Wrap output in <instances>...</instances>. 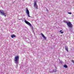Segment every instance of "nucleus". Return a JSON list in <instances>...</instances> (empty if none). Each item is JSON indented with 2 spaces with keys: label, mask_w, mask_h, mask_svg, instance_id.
Returning <instances> with one entry per match:
<instances>
[{
  "label": "nucleus",
  "mask_w": 74,
  "mask_h": 74,
  "mask_svg": "<svg viewBox=\"0 0 74 74\" xmlns=\"http://www.w3.org/2000/svg\"><path fill=\"white\" fill-rule=\"evenodd\" d=\"M53 72H54V73H55L56 72V70H53Z\"/></svg>",
  "instance_id": "f8f14e48"
},
{
  "label": "nucleus",
  "mask_w": 74,
  "mask_h": 74,
  "mask_svg": "<svg viewBox=\"0 0 74 74\" xmlns=\"http://www.w3.org/2000/svg\"><path fill=\"white\" fill-rule=\"evenodd\" d=\"M71 61H72V62L73 63V64H74V60H72Z\"/></svg>",
  "instance_id": "ddd939ff"
},
{
  "label": "nucleus",
  "mask_w": 74,
  "mask_h": 74,
  "mask_svg": "<svg viewBox=\"0 0 74 74\" xmlns=\"http://www.w3.org/2000/svg\"><path fill=\"white\" fill-rule=\"evenodd\" d=\"M62 32V30H61L60 31V32Z\"/></svg>",
  "instance_id": "dca6fc26"
},
{
  "label": "nucleus",
  "mask_w": 74,
  "mask_h": 74,
  "mask_svg": "<svg viewBox=\"0 0 74 74\" xmlns=\"http://www.w3.org/2000/svg\"><path fill=\"white\" fill-rule=\"evenodd\" d=\"M63 33H64V32H61V34H63Z\"/></svg>",
  "instance_id": "2eb2a0df"
},
{
  "label": "nucleus",
  "mask_w": 74,
  "mask_h": 74,
  "mask_svg": "<svg viewBox=\"0 0 74 74\" xmlns=\"http://www.w3.org/2000/svg\"><path fill=\"white\" fill-rule=\"evenodd\" d=\"M5 16H6V15H5Z\"/></svg>",
  "instance_id": "f3484780"
},
{
  "label": "nucleus",
  "mask_w": 74,
  "mask_h": 74,
  "mask_svg": "<svg viewBox=\"0 0 74 74\" xmlns=\"http://www.w3.org/2000/svg\"><path fill=\"white\" fill-rule=\"evenodd\" d=\"M64 67H65V68H67V66L66 65H64Z\"/></svg>",
  "instance_id": "9b49d317"
},
{
  "label": "nucleus",
  "mask_w": 74,
  "mask_h": 74,
  "mask_svg": "<svg viewBox=\"0 0 74 74\" xmlns=\"http://www.w3.org/2000/svg\"><path fill=\"white\" fill-rule=\"evenodd\" d=\"M41 35L43 37V38H44V39H45V40H46V39H47V37H45V36L44 35V34H42V33H41Z\"/></svg>",
  "instance_id": "0eeeda50"
},
{
  "label": "nucleus",
  "mask_w": 74,
  "mask_h": 74,
  "mask_svg": "<svg viewBox=\"0 0 74 74\" xmlns=\"http://www.w3.org/2000/svg\"><path fill=\"white\" fill-rule=\"evenodd\" d=\"M0 12L1 14L2 15H5V13L4 12V11H3V10L0 11Z\"/></svg>",
  "instance_id": "423d86ee"
},
{
  "label": "nucleus",
  "mask_w": 74,
  "mask_h": 74,
  "mask_svg": "<svg viewBox=\"0 0 74 74\" xmlns=\"http://www.w3.org/2000/svg\"><path fill=\"white\" fill-rule=\"evenodd\" d=\"M64 22L67 23V25L69 27H70V28L73 27V24H71L70 22H67V21H64Z\"/></svg>",
  "instance_id": "f257e3e1"
},
{
  "label": "nucleus",
  "mask_w": 74,
  "mask_h": 74,
  "mask_svg": "<svg viewBox=\"0 0 74 74\" xmlns=\"http://www.w3.org/2000/svg\"><path fill=\"white\" fill-rule=\"evenodd\" d=\"M26 13L27 14H28V15L29 17H30V14L29 13V10H28V9H27V8L26 9Z\"/></svg>",
  "instance_id": "39448f33"
},
{
  "label": "nucleus",
  "mask_w": 74,
  "mask_h": 74,
  "mask_svg": "<svg viewBox=\"0 0 74 74\" xmlns=\"http://www.w3.org/2000/svg\"><path fill=\"white\" fill-rule=\"evenodd\" d=\"M68 13L69 14H71V12H68Z\"/></svg>",
  "instance_id": "4468645a"
},
{
  "label": "nucleus",
  "mask_w": 74,
  "mask_h": 74,
  "mask_svg": "<svg viewBox=\"0 0 74 74\" xmlns=\"http://www.w3.org/2000/svg\"><path fill=\"white\" fill-rule=\"evenodd\" d=\"M65 48L66 51L68 52H69V48H68V47L66 46L65 47Z\"/></svg>",
  "instance_id": "6e6552de"
},
{
  "label": "nucleus",
  "mask_w": 74,
  "mask_h": 74,
  "mask_svg": "<svg viewBox=\"0 0 74 74\" xmlns=\"http://www.w3.org/2000/svg\"><path fill=\"white\" fill-rule=\"evenodd\" d=\"M14 37H16V36L14 35V34H13L12 35H11V37H12V38H14Z\"/></svg>",
  "instance_id": "1a4fd4ad"
},
{
  "label": "nucleus",
  "mask_w": 74,
  "mask_h": 74,
  "mask_svg": "<svg viewBox=\"0 0 74 74\" xmlns=\"http://www.w3.org/2000/svg\"><path fill=\"white\" fill-rule=\"evenodd\" d=\"M62 62V61H60L59 62V64H62V62Z\"/></svg>",
  "instance_id": "9d476101"
},
{
  "label": "nucleus",
  "mask_w": 74,
  "mask_h": 74,
  "mask_svg": "<svg viewBox=\"0 0 74 74\" xmlns=\"http://www.w3.org/2000/svg\"><path fill=\"white\" fill-rule=\"evenodd\" d=\"M34 6L36 8V9H38V6L37 4V1L35 0L34 1Z\"/></svg>",
  "instance_id": "7ed1b4c3"
},
{
  "label": "nucleus",
  "mask_w": 74,
  "mask_h": 74,
  "mask_svg": "<svg viewBox=\"0 0 74 74\" xmlns=\"http://www.w3.org/2000/svg\"><path fill=\"white\" fill-rule=\"evenodd\" d=\"M19 56H17L15 57L14 58V61L16 62V63L17 64H19Z\"/></svg>",
  "instance_id": "f03ea898"
},
{
  "label": "nucleus",
  "mask_w": 74,
  "mask_h": 74,
  "mask_svg": "<svg viewBox=\"0 0 74 74\" xmlns=\"http://www.w3.org/2000/svg\"><path fill=\"white\" fill-rule=\"evenodd\" d=\"M25 22L26 24H27V25H29V26H30V27H32V24H30V23L29 22L27 21L26 20H25Z\"/></svg>",
  "instance_id": "20e7f679"
}]
</instances>
